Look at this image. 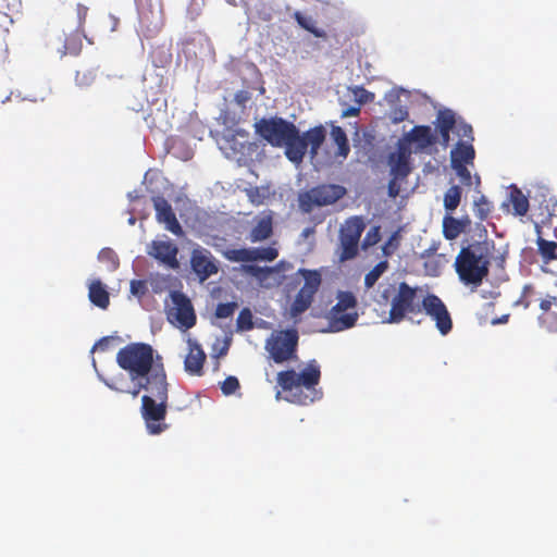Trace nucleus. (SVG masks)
Returning <instances> with one entry per match:
<instances>
[{
    "label": "nucleus",
    "mask_w": 557,
    "mask_h": 557,
    "mask_svg": "<svg viewBox=\"0 0 557 557\" xmlns=\"http://www.w3.org/2000/svg\"><path fill=\"white\" fill-rule=\"evenodd\" d=\"M374 300L379 306H389L388 315L384 320L386 323L398 324L422 312L418 287L407 282L381 284Z\"/></svg>",
    "instance_id": "obj_1"
},
{
    "label": "nucleus",
    "mask_w": 557,
    "mask_h": 557,
    "mask_svg": "<svg viewBox=\"0 0 557 557\" xmlns=\"http://www.w3.org/2000/svg\"><path fill=\"white\" fill-rule=\"evenodd\" d=\"M320 380L321 370L317 360L309 361L299 373L289 369L278 372L276 376L282 391L290 393V397L286 399L301 406L310 405L320 398V393L315 388Z\"/></svg>",
    "instance_id": "obj_2"
},
{
    "label": "nucleus",
    "mask_w": 557,
    "mask_h": 557,
    "mask_svg": "<svg viewBox=\"0 0 557 557\" xmlns=\"http://www.w3.org/2000/svg\"><path fill=\"white\" fill-rule=\"evenodd\" d=\"M491 244L474 242L462 247L455 259V270L465 285L478 287L490 273Z\"/></svg>",
    "instance_id": "obj_3"
},
{
    "label": "nucleus",
    "mask_w": 557,
    "mask_h": 557,
    "mask_svg": "<svg viewBox=\"0 0 557 557\" xmlns=\"http://www.w3.org/2000/svg\"><path fill=\"white\" fill-rule=\"evenodd\" d=\"M154 350L146 343H131L119 350L116 362L123 370L127 371L132 382L151 372L156 363H160L161 357L154 359Z\"/></svg>",
    "instance_id": "obj_4"
},
{
    "label": "nucleus",
    "mask_w": 557,
    "mask_h": 557,
    "mask_svg": "<svg viewBox=\"0 0 557 557\" xmlns=\"http://www.w3.org/2000/svg\"><path fill=\"white\" fill-rule=\"evenodd\" d=\"M299 335L296 329L274 331L265 342V350L269 358L276 364L298 359Z\"/></svg>",
    "instance_id": "obj_5"
},
{
    "label": "nucleus",
    "mask_w": 557,
    "mask_h": 557,
    "mask_svg": "<svg viewBox=\"0 0 557 557\" xmlns=\"http://www.w3.org/2000/svg\"><path fill=\"white\" fill-rule=\"evenodd\" d=\"M346 188L337 184H320L298 194L299 211L309 214L315 207L331 206L346 195Z\"/></svg>",
    "instance_id": "obj_6"
},
{
    "label": "nucleus",
    "mask_w": 557,
    "mask_h": 557,
    "mask_svg": "<svg viewBox=\"0 0 557 557\" xmlns=\"http://www.w3.org/2000/svg\"><path fill=\"white\" fill-rule=\"evenodd\" d=\"M366 228L362 216L355 215L345 220L338 232L337 258L339 262L352 260L358 256L360 237Z\"/></svg>",
    "instance_id": "obj_7"
},
{
    "label": "nucleus",
    "mask_w": 557,
    "mask_h": 557,
    "mask_svg": "<svg viewBox=\"0 0 557 557\" xmlns=\"http://www.w3.org/2000/svg\"><path fill=\"white\" fill-rule=\"evenodd\" d=\"M357 305V298L351 292H338L337 302L329 312V330L342 332L352 327L358 320V313L355 311Z\"/></svg>",
    "instance_id": "obj_8"
},
{
    "label": "nucleus",
    "mask_w": 557,
    "mask_h": 557,
    "mask_svg": "<svg viewBox=\"0 0 557 557\" xmlns=\"http://www.w3.org/2000/svg\"><path fill=\"white\" fill-rule=\"evenodd\" d=\"M256 134L273 147L282 148L296 126L283 117H262L255 123Z\"/></svg>",
    "instance_id": "obj_9"
},
{
    "label": "nucleus",
    "mask_w": 557,
    "mask_h": 557,
    "mask_svg": "<svg viewBox=\"0 0 557 557\" xmlns=\"http://www.w3.org/2000/svg\"><path fill=\"white\" fill-rule=\"evenodd\" d=\"M298 274L304 277L305 284L297 293L290 306L289 312L293 318L298 317L309 309L322 281L320 273L315 270L300 269L298 270Z\"/></svg>",
    "instance_id": "obj_10"
},
{
    "label": "nucleus",
    "mask_w": 557,
    "mask_h": 557,
    "mask_svg": "<svg viewBox=\"0 0 557 557\" xmlns=\"http://www.w3.org/2000/svg\"><path fill=\"white\" fill-rule=\"evenodd\" d=\"M298 274L304 277L305 284L297 293L290 306L289 312L293 318L298 317L309 309L322 281L320 273L315 270L300 269L298 270Z\"/></svg>",
    "instance_id": "obj_11"
},
{
    "label": "nucleus",
    "mask_w": 557,
    "mask_h": 557,
    "mask_svg": "<svg viewBox=\"0 0 557 557\" xmlns=\"http://www.w3.org/2000/svg\"><path fill=\"white\" fill-rule=\"evenodd\" d=\"M168 400L154 399L151 396L141 397V416L150 434L157 435L168 429L162 421L166 417Z\"/></svg>",
    "instance_id": "obj_12"
},
{
    "label": "nucleus",
    "mask_w": 557,
    "mask_h": 557,
    "mask_svg": "<svg viewBox=\"0 0 557 557\" xmlns=\"http://www.w3.org/2000/svg\"><path fill=\"white\" fill-rule=\"evenodd\" d=\"M422 311L434 322L438 332L445 336L453 330L451 315L444 301L434 294H428L422 299Z\"/></svg>",
    "instance_id": "obj_13"
},
{
    "label": "nucleus",
    "mask_w": 557,
    "mask_h": 557,
    "mask_svg": "<svg viewBox=\"0 0 557 557\" xmlns=\"http://www.w3.org/2000/svg\"><path fill=\"white\" fill-rule=\"evenodd\" d=\"M173 307L168 313V319L178 327L191 329L196 324V314L190 299L181 292L171 294Z\"/></svg>",
    "instance_id": "obj_14"
},
{
    "label": "nucleus",
    "mask_w": 557,
    "mask_h": 557,
    "mask_svg": "<svg viewBox=\"0 0 557 557\" xmlns=\"http://www.w3.org/2000/svg\"><path fill=\"white\" fill-rule=\"evenodd\" d=\"M136 386H140V391L145 389L147 392L146 395L151 396L154 399L168 400L169 383L163 364L156 363L149 374L141 376L136 381Z\"/></svg>",
    "instance_id": "obj_15"
},
{
    "label": "nucleus",
    "mask_w": 557,
    "mask_h": 557,
    "mask_svg": "<svg viewBox=\"0 0 557 557\" xmlns=\"http://www.w3.org/2000/svg\"><path fill=\"white\" fill-rule=\"evenodd\" d=\"M190 267L200 282L219 272V263L213 255L206 248H195L190 256Z\"/></svg>",
    "instance_id": "obj_16"
},
{
    "label": "nucleus",
    "mask_w": 557,
    "mask_h": 557,
    "mask_svg": "<svg viewBox=\"0 0 557 557\" xmlns=\"http://www.w3.org/2000/svg\"><path fill=\"white\" fill-rule=\"evenodd\" d=\"M153 207L156 210V218L160 223L165 224V228L173 233L174 235H182L183 228L180 222L176 219V215L169 203V201L162 197L158 196L153 198Z\"/></svg>",
    "instance_id": "obj_17"
},
{
    "label": "nucleus",
    "mask_w": 557,
    "mask_h": 557,
    "mask_svg": "<svg viewBox=\"0 0 557 557\" xmlns=\"http://www.w3.org/2000/svg\"><path fill=\"white\" fill-rule=\"evenodd\" d=\"M305 139L297 126H295L293 134H290L289 138H287L283 145L286 158L297 165L304 161L308 149V143H305Z\"/></svg>",
    "instance_id": "obj_18"
},
{
    "label": "nucleus",
    "mask_w": 557,
    "mask_h": 557,
    "mask_svg": "<svg viewBox=\"0 0 557 557\" xmlns=\"http://www.w3.org/2000/svg\"><path fill=\"white\" fill-rule=\"evenodd\" d=\"M149 253L153 258H156L157 260L161 261L162 263L166 264L168 267H170L172 269H176L178 267V260H177L178 249L170 240L152 242L151 250L149 251Z\"/></svg>",
    "instance_id": "obj_19"
},
{
    "label": "nucleus",
    "mask_w": 557,
    "mask_h": 557,
    "mask_svg": "<svg viewBox=\"0 0 557 557\" xmlns=\"http://www.w3.org/2000/svg\"><path fill=\"white\" fill-rule=\"evenodd\" d=\"M410 152L403 146H399L396 152L388 156L391 166V176L405 180L411 172Z\"/></svg>",
    "instance_id": "obj_20"
},
{
    "label": "nucleus",
    "mask_w": 557,
    "mask_h": 557,
    "mask_svg": "<svg viewBox=\"0 0 557 557\" xmlns=\"http://www.w3.org/2000/svg\"><path fill=\"white\" fill-rule=\"evenodd\" d=\"M243 271L255 277L260 286L265 288H271L273 286H278L285 280V276H276L274 275V269L270 267H259L256 264H247L243 267Z\"/></svg>",
    "instance_id": "obj_21"
},
{
    "label": "nucleus",
    "mask_w": 557,
    "mask_h": 557,
    "mask_svg": "<svg viewBox=\"0 0 557 557\" xmlns=\"http://www.w3.org/2000/svg\"><path fill=\"white\" fill-rule=\"evenodd\" d=\"M542 313L539 317L540 324L548 332L557 331V298L546 295L540 301Z\"/></svg>",
    "instance_id": "obj_22"
},
{
    "label": "nucleus",
    "mask_w": 557,
    "mask_h": 557,
    "mask_svg": "<svg viewBox=\"0 0 557 557\" xmlns=\"http://www.w3.org/2000/svg\"><path fill=\"white\" fill-rule=\"evenodd\" d=\"M408 143L417 145V151H424L429 147L436 144L437 138L429 125H417L405 135Z\"/></svg>",
    "instance_id": "obj_23"
},
{
    "label": "nucleus",
    "mask_w": 557,
    "mask_h": 557,
    "mask_svg": "<svg viewBox=\"0 0 557 557\" xmlns=\"http://www.w3.org/2000/svg\"><path fill=\"white\" fill-rule=\"evenodd\" d=\"M189 351L184 360L185 370L191 375H201L203 363L206 361V354L200 345L189 341Z\"/></svg>",
    "instance_id": "obj_24"
},
{
    "label": "nucleus",
    "mask_w": 557,
    "mask_h": 557,
    "mask_svg": "<svg viewBox=\"0 0 557 557\" xmlns=\"http://www.w3.org/2000/svg\"><path fill=\"white\" fill-rule=\"evenodd\" d=\"M141 22L153 24V28H159L162 17V3L158 1L157 5L151 3V0H135Z\"/></svg>",
    "instance_id": "obj_25"
},
{
    "label": "nucleus",
    "mask_w": 557,
    "mask_h": 557,
    "mask_svg": "<svg viewBox=\"0 0 557 557\" xmlns=\"http://www.w3.org/2000/svg\"><path fill=\"white\" fill-rule=\"evenodd\" d=\"M273 235V218L271 214L259 218L250 230L247 239L250 243H261Z\"/></svg>",
    "instance_id": "obj_26"
},
{
    "label": "nucleus",
    "mask_w": 557,
    "mask_h": 557,
    "mask_svg": "<svg viewBox=\"0 0 557 557\" xmlns=\"http://www.w3.org/2000/svg\"><path fill=\"white\" fill-rule=\"evenodd\" d=\"M456 125V115L449 109L440 110L437 114L436 128L441 136V143L443 146H448L450 140V132L454 131Z\"/></svg>",
    "instance_id": "obj_27"
},
{
    "label": "nucleus",
    "mask_w": 557,
    "mask_h": 557,
    "mask_svg": "<svg viewBox=\"0 0 557 557\" xmlns=\"http://www.w3.org/2000/svg\"><path fill=\"white\" fill-rule=\"evenodd\" d=\"M470 225V220L456 219L450 213L443 218V235L448 240L456 239L461 233H463L467 226Z\"/></svg>",
    "instance_id": "obj_28"
},
{
    "label": "nucleus",
    "mask_w": 557,
    "mask_h": 557,
    "mask_svg": "<svg viewBox=\"0 0 557 557\" xmlns=\"http://www.w3.org/2000/svg\"><path fill=\"white\" fill-rule=\"evenodd\" d=\"M475 157V151L472 141L459 140L455 148L450 151L451 164H468L472 163Z\"/></svg>",
    "instance_id": "obj_29"
},
{
    "label": "nucleus",
    "mask_w": 557,
    "mask_h": 557,
    "mask_svg": "<svg viewBox=\"0 0 557 557\" xmlns=\"http://www.w3.org/2000/svg\"><path fill=\"white\" fill-rule=\"evenodd\" d=\"M58 40L60 45L57 47V52L60 57L77 55L82 50L83 41L78 32L65 35L64 38L59 37Z\"/></svg>",
    "instance_id": "obj_30"
},
{
    "label": "nucleus",
    "mask_w": 557,
    "mask_h": 557,
    "mask_svg": "<svg viewBox=\"0 0 557 557\" xmlns=\"http://www.w3.org/2000/svg\"><path fill=\"white\" fill-rule=\"evenodd\" d=\"M88 298L91 304L100 309H107L110 305V295L100 280H94L88 287Z\"/></svg>",
    "instance_id": "obj_31"
},
{
    "label": "nucleus",
    "mask_w": 557,
    "mask_h": 557,
    "mask_svg": "<svg viewBox=\"0 0 557 557\" xmlns=\"http://www.w3.org/2000/svg\"><path fill=\"white\" fill-rule=\"evenodd\" d=\"M103 383L110 389L119 393L131 394L134 398L137 397L140 393V386H136V382H132L131 384L124 374L104 379Z\"/></svg>",
    "instance_id": "obj_32"
},
{
    "label": "nucleus",
    "mask_w": 557,
    "mask_h": 557,
    "mask_svg": "<svg viewBox=\"0 0 557 557\" xmlns=\"http://www.w3.org/2000/svg\"><path fill=\"white\" fill-rule=\"evenodd\" d=\"M305 139V143H308V147H310V154L312 158H314L321 146L323 145L325 137H326V131L323 125L314 126L307 132L302 134Z\"/></svg>",
    "instance_id": "obj_33"
},
{
    "label": "nucleus",
    "mask_w": 557,
    "mask_h": 557,
    "mask_svg": "<svg viewBox=\"0 0 557 557\" xmlns=\"http://www.w3.org/2000/svg\"><path fill=\"white\" fill-rule=\"evenodd\" d=\"M331 137L337 146L336 156L347 158L350 152V146L345 131L341 126H333Z\"/></svg>",
    "instance_id": "obj_34"
},
{
    "label": "nucleus",
    "mask_w": 557,
    "mask_h": 557,
    "mask_svg": "<svg viewBox=\"0 0 557 557\" xmlns=\"http://www.w3.org/2000/svg\"><path fill=\"white\" fill-rule=\"evenodd\" d=\"M509 200L515 215L523 216L528 213L529 200L518 187L515 186L510 190Z\"/></svg>",
    "instance_id": "obj_35"
},
{
    "label": "nucleus",
    "mask_w": 557,
    "mask_h": 557,
    "mask_svg": "<svg viewBox=\"0 0 557 557\" xmlns=\"http://www.w3.org/2000/svg\"><path fill=\"white\" fill-rule=\"evenodd\" d=\"M293 16L301 28L311 33L314 37L326 38L325 30L317 27L315 21L312 17L306 16L299 11H296Z\"/></svg>",
    "instance_id": "obj_36"
},
{
    "label": "nucleus",
    "mask_w": 557,
    "mask_h": 557,
    "mask_svg": "<svg viewBox=\"0 0 557 557\" xmlns=\"http://www.w3.org/2000/svg\"><path fill=\"white\" fill-rule=\"evenodd\" d=\"M537 249L542 256L544 262L548 263L557 259V243L553 240H546L539 237L536 240Z\"/></svg>",
    "instance_id": "obj_37"
},
{
    "label": "nucleus",
    "mask_w": 557,
    "mask_h": 557,
    "mask_svg": "<svg viewBox=\"0 0 557 557\" xmlns=\"http://www.w3.org/2000/svg\"><path fill=\"white\" fill-rule=\"evenodd\" d=\"M461 200V188L457 185L449 187L444 195V207L451 213L457 209Z\"/></svg>",
    "instance_id": "obj_38"
},
{
    "label": "nucleus",
    "mask_w": 557,
    "mask_h": 557,
    "mask_svg": "<svg viewBox=\"0 0 557 557\" xmlns=\"http://www.w3.org/2000/svg\"><path fill=\"white\" fill-rule=\"evenodd\" d=\"M278 256V250L274 247L251 248V262L255 261H274Z\"/></svg>",
    "instance_id": "obj_39"
},
{
    "label": "nucleus",
    "mask_w": 557,
    "mask_h": 557,
    "mask_svg": "<svg viewBox=\"0 0 557 557\" xmlns=\"http://www.w3.org/2000/svg\"><path fill=\"white\" fill-rule=\"evenodd\" d=\"M223 257L231 262H251V248L226 249Z\"/></svg>",
    "instance_id": "obj_40"
},
{
    "label": "nucleus",
    "mask_w": 557,
    "mask_h": 557,
    "mask_svg": "<svg viewBox=\"0 0 557 557\" xmlns=\"http://www.w3.org/2000/svg\"><path fill=\"white\" fill-rule=\"evenodd\" d=\"M387 269L388 262L386 260L380 261L377 264H375L374 268L364 276V287L367 289L372 288Z\"/></svg>",
    "instance_id": "obj_41"
},
{
    "label": "nucleus",
    "mask_w": 557,
    "mask_h": 557,
    "mask_svg": "<svg viewBox=\"0 0 557 557\" xmlns=\"http://www.w3.org/2000/svg\"><path fill=\"white\" fill-rule=\"evenodd\" d=\"M541 299L542 298L537 296L532 285H525L522 289L520 298L517 301V305H521L524 309H528L534 302L540 304Z\"/></svg>",
    "instance_id": "obj_42"
},
{
    "label": "nucleus",
    "mask_w": 557,
    "mask_h": 557,
    "mask_svg": "<svg viewBox=\"0 0 557 557\" xmlns=\"http://www.w3.org/2000/svg\"><path fill=\"white\" fill-rule=\"evenodd\" d=\"M492 209L493 206L485 196H481L474 202V214L480 221H485L491 214Z\"/></svg>",
    "instance_id": "obj_43"
},
{
    "label": "nucleus",
    "mask_w": 557,
    "mask_h": 557,
    "mask_svg": "<svg viewBox=\"0 0 557 557\" xmlns=\"http://www.w3.org/2000/svg\"><path fill=\"white\" fill-rule=\"evenodd\" d=\"M381 240V226H372L366 234L361 242V249L368 250L370 247L376 245Z\"/></svg>",
    "instance_id": "obj_44"
},
{
    "label": "nucleus",
    "mask_w": 557,
    "mask_h": 557,
    "mask_svg": "<svg viewBox=\"0 0 557 557\" xmlns=\"http://www.w3.org/2000/svg\"><path fill=\"white\" fill-rule=\"evenodd\" d=\"M350 91H351V94L354 96V99L359 104H366V103L372 102L374 100V94H372L371 91L367 90L362 86H355V87L350 88Z\"/></svg>",
    "instance_id": "obj_45"
},
{
    "label": "nucleus",
    "mask_w": 557,
    "mask_h": 557,
    "mask_svg": "<svg viewBox=\"0 0 557 557\" xmlns=\"http://www.w3.org/2000/svg\"><path fill=\"white\" fill-rule=\"evenodd\" d=\"M453 132H455L456 135L461 138L460 140H474L472 126L463 121H456V125Z\"/></svg>",
    "instance_id": "obj_46"
},
{
    "label": "nucleus",
    "mask_w": 557,
    "mask_h": 557,
    "mask_svg": "<svg viewBox=\"0 0 557 557\" xmlns=\"http://www.w3.org/2000/svg\"><path fill=\"white\" fill-rule=\"evenodd\" d=\"M400 236L399 232H394L388 240L383 245L382 252L385 257H391L399 247Z\"/></svg>",
    "instance_id": "obj_47"
},
{
    "label": "nucleus",
    "mask_w": 557,
    "mask_h": 557,
    "mask_svg": "<svg viewBox=\"0 0 557 557\" xmlns=\"http://www.w3.org/2000/svg\"><path fill=\"white\" fill-rule=\"evenodd\" d=\"M237 304L232 302H225V304H219L215 309V317L219 319H226L234 314L235 310L237 309Z\"/></svg>",
    "instance_id": "obj_48"
},
{
    "label": "nucleus",
    "mask_w": 557,
    "mask_h": 557,
    "mask_svg": "<svg viewBox=\"0 0 557 557\" xmlns=\"http://www.w3.org/2000/svg\"><path fill=\"white\" fill-rule=\"evenodd\" d=\"M237 327L239 330H251L253 327L252 314L248 308H244L237 317Z\"/></svg>",
    "instance_id": "obj_49"
},
{
    "label": "nucleus",
    "mask_w": 557,
    "mask_h": 557,
    "mask_svg": "<svg viewBox=\"0 0 557 557\" xmlns=\"http://www.w3.org/2000/svg\"><path fill=\"white\" fill-rule=\"evenodd\" d=\"M239 387L240 385L238 379L233 375L227 376L221 383V391L226 396L234 394Z\"/></svg>",
    "instance_id": "obj_50"
},
{
    "label": "nucleus",
    "mask_w": 557,
    "mask_h": 557,
    "mask_svg": "<svg viewBox=\"0 0 557 557\" xmlns=\"http://www.w3.org/2000/svg\"><path fill=\"white\" fill-rule=\"evenodd\" d=\"M98 258L101 262H108L113 269L119 267V257L111 248H103L100 250Z\"/></svg>",
    "instance_id": "obj_51"
},
{
    "label": "nucleus",
    "mask_w": 557,
    "mask_h": 557,
    "mask_svg": "<svg viewBox=\"0 0 557 557\" xmlns=\"http://www.w3.org/2000/svg\"><path fill=\"white\" fill-rule=\"evenodd\" d=\"M408 116H409V112H408L407 108H405L403 106L394 107L389 113V119L393 123H400V122L407 120Z\"/></svg>",
    "instance_id": "obj_52"
},
{
    "label": "nucleus",
    "mask_w": 557,
    "mask_h": 557,
    "mask_svg": "<svg viewBox=\"0 0 557 557\" xmlns=\"http://www.w3.org/2000/svg\"><path fill=\"white\" fill-rule=\"evenodd\" d=\"M131 293L134 295V296H137V297H143L148 288H147V284L145 281L143 280H133L131 282Z\"/></svg>",
    "instance_id": "obj_53"
},
{
    "label": "nucleus",
    "mask_w": 557,
    "mask_h": 557,
    "mask_svg": "<svg viewBox=\"0 0 557 557\" xmlns=\"http://www.w3.org/2000/svg\"><path fill=\"white\" fill-rule=\"evenodd\" d=\"M95 75L89 71H77L75 81L79 86H86L94 82Z\"/></svg>",
    "instance_id": "obj_54"
},
{
    "label": "nucleus",
    "mask_w": 557,
    "mask_h": 557,
    "mask_svg": "<svg viewBox=\"0 0 557 557\" xmlns=\"http://www.w3.org/2000/svg\"><path fill=\"white\" fill-rule=\"evenodd\" d=\"M403 181L401 178H396L394 176L391 177L389 182H388V186H387V189H388V196L392 197V198H395L399 195L400 193V184L399 182Z\"/></svg>",
    "instance_id": "obj_55"
},
{
    "label": "nucleus",
    "mask_w": 557,
    "mask_h": 557,
    "mask_svg": "<svg viewBox=\"0 0 557 557\" xmlns=\"http://www.w3.org/2000/svg\"><path fill=\"white\" fill-rule=\"evenodd\" d=\"M76 14H77V18H78V28L83 29V26L86 22V17L88 14V8L82 3H78L76 5Z\"/></svg>",
    "instance_id": "obj_56"
},
{
    "label": "nucleus",
    "mask_w": 557,
    "mask_h": 557,
    "mask_svg": "<svg viewBox=\"0 0 557 557\" xmlns=\"http://www.w3.org/2000/svg\"><path fill=\"white\" fill-rule=\"evenodd\" d=\"M271 269H274V275L276 276H285L284 273L288 270H290L293 267L289 262L281 260L275 265L270 267Z\"/></svg>",
    "instance_id": "obj_57"
},
{
    "label": "nucleus",
    "mask_w": 557,
    "mask_h": 557,
    "mask_svg": "<svg viewBox=\"0 0 557 557\" xmlns=\"http://www.w3.org/2000/svg\"><path fill=\"white\" fill-rule=\"evenodd\" d=\"M467 164H451V166L456 170L457 174L465 181L471 180V175L469 170L466 166Z\"/></svg>",
    "instance_id": "obj_58"
},
{
    "label": "nucleus",
    "mask_w": 557,
    "mask_h": 557,
    "mask_svg": "<svg viewBox=\"0 0 557 557\" xmlns=\"http://www.w3.org/2000/svg\"><path fill=\"white\" fill-rule=\"evenodd\" d=\"M249 100V94L247 91L240 90L235 95L236 103L240 106H245V103Z\"/></svg>",
    "instance_id": "obj_59"
},
{
    "label": "nucleus",
    "mask_w": 557,
    "mask_h": 557,
    "mask_svg": "<svg viewBox=\"0 0 557 557\" xmlns=\"http://www.w3.org/2000/svg\"><path fill=\"white\" fill-rule=\"evenodd\" d=\"M360 113L359 107H349L343 111V116H357Z\"/></svg>",
    "instance_id": "obj_60"
},
{
    "label": "nucleus",
    "mask_w": 557,
    "mask_h": 557,
    "mask_svg": "<svg viewBox=\"0 0 557 557\" xmlns=\"http://www.w3.org/2000/svg\"><path fill=\"white\" fill-rule=\"evenodd\" d=\"M549 201L553 203H552V209H549L548 205L546 206V214H545L546 219H549L554 215V210L557 207V200H554L553 198H550Z\"/></svg>",
    "instance_id": "obj_61"
},
{
    "label": "nucleus",
    "mask_w": 557,
    "mask_h": 557,
    "mask_svg": "<svg viewBox=\"0 0 557 557\" xmlns=\"http://www.w3.org/2000/svg\"><path fill=\"white\" fill-rule=\"evenodd\" d=\"M108 344H109V339L107 337H103L94 346V350L95 349L106 350L108 347Z\"/></svg>",
    "instance_id": "obj_62"
},
{
    "label": "nucleus",
    "mask_w": 557,
    "mask_h": 557,
    "mask_svg": "<svg viewBox=\"0 0 557 557\" xmlns=\"http://www.w3.org/2000/svg\"><path fill=\"white\" fill-rule=\"evenodd\" d=\"M314 233V227H306L304 231H302V237L304 238H307L309 237L311 234Z\"/></svg>",
    "instance_id": "obj_63"
},
{
    "label": "nucleus",
    "mask_w": 557,
    "mask_h": 557,
    "mask_svg": "<svg viewBox=\"0 0 557 557\" xmlns=\"http://www.w3.org/2000/svg\"><path fill=\"white\" fill-rule=\"evenodd\" d=\"M508 320V315H504L502 319L498 320V322L503 323V322H507ZM493 323H497V321H493Z\"/></svg>",
    "instance_id": "obj_64"
}]
</instances>
